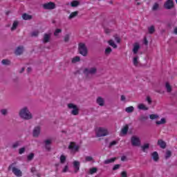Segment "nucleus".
Here are the masks:
<instances>
[{
	"label": "nucleus",
	"instance_id": "nucleus-1",
	"mask_svg": "<svg viewBox=\"0 0 177 177\" xmlns=\"http://www.w3.org/2000/svg\"><path fill=\"white\" fill-rule=\"evenodd\" d=\"M19 115L20 118H22L23 120H32V113L30 112V110H28V108H27L26 106L22 108L19 111Z\"/></svg>",
	"mask_w": 177,
	"mask_h": 177
},
{
	"label": "nucleus",
	"instance_id": "nucleus-2",
	"mask_svg": "<svg viewBox=\"0 0 177 177\" xmlns=\"http://www.w3.org/2000/svg\"><path fill=\"white\" fill-rule=\"evenodd\" d=\"M78 52L82 56L84 57L88 56V48L84 43H79L78 44Z\"/></svg>",
	"mask_w": 177,
	"mask_h": 177
},
{
	"label": "nucleus",
	"instance_id": "nucleus-3",
	"mask_svg": "<svg viewBox=\"0 0 177 177\" xmlns=\"http://www.w3.org/2000/svg\"><path fill=\"white\" fill-rule=\"evenodd\" d=\"M14 165H16V162L12 163L11 165H9L8 168V171H10V169H12V173L14 174V175H15V176L21 177L23 176V173L21 172V170L16 167H13Z\"/></svg>",
	"mask_w": 177,
	"mask_h": 177
},
{
	"label": "nucleus",
	"instance_id": "nucleus-4",
	"mask_svg": "<svg viewBox=\"0 0 177 177\" xmlns=\"http://www.w3.org/2000/svg\"><path fill=\"white\" fill-rule=\"evenodd\" d=\"M97 73V68L91 67V68H86L83 71V73L88 77V75H95Z\"/></svg>",
	"mask_w": 177,
	"mask_h": 177
},
{
	"label": "nucleus",
	"instance_id": "nucleus-5",
	"mask_svg": "<svg viewBox=\"0 0 177 177\" xmlns=\"http://www.w3.org/2000/svg\"><path fill=\"white\" fill-rule=\"evenodd\" d=\"M68 109H73L71 112L72 115H78V114H80V108L73 103L68 104Z\"/></svg>",
	"mask_w": 177,
	"mask_h": 177
},
{
	"label": "nucleus",
	"instance_id": "nucleus-6",
	"mask_svg": "<svg viewBox=\"0 0 177 177\" xmlns=\"http://www.w3.org/2000/svg\"><path fill=\"white\" fill-rule=\"evenodd\" d=\"M131 142L132 146H133L134 147H139L142 145L140 138L136 136H133L131 137Z\"/></svg>",
	"mask_w": 177,
	"mask_h": 177
},
{
	"label": "nucleus",
	"instance_id": "nucleus-7",
	"mask_svg": "<svg viewBox=\"0 0 177 177\" xmlns=\"http://www.w3.org/2000/svg\"><path fill=\"white\" fill-rule=\"evenodd\" d=\"M43 8L46 10H52L53 9H56V4L53 2H48L47 3L43 4Z\"/></svg>",
	"mask_w": 177,
	"mask_h": 177
},
{
	"label": "nucleus",
	"instance_id": "nucleus-8",
	"mask_svg": "<svg viewBox=\"0 0 177 177\" xmlns=\"http://www.w3.org/2000/svg\"><path fill=\"white\" fill-rule=\"evenodd\" d=\"M96 135L97 138H102L103 136H107V135H109V133L107 132V130L100 127L96 133Z\"/></svg>",
	"mask_w": 177,
	"mask_h": 177
},
{
	"label": "nucleus",
	"instance_id": "nucleus-9",
	"mask_svg": "<svg viewBox=\"0 0 177 177\" xmlns=\"http://www.w3.org/2000/svg\"><path fill=\"white\" fill-rule=\"evenodd\" d=\"M40 133H41V127L39 126L35 127L32 132L34 138H38Z\"/></svg>",
	"mask_w": 177,
	"mask_h": 177
},
{
	"label": "nucleus",
	"instance_id": "nucleus-10",
	"mask_svg": "<svg viewBox=\"0 0 177 177\" xmlns=\"http://www.w3.org/2000/svg\"><path fill=\"white\" fill-rule=\"evenodd\" d=\"M164 6L165 9H167V10L172 9V8H174V1L172 0H167L165 3Z\"/></svg>",
	"mask_w": 177,
	"mask_h": 177
},
{
	"label": "nucleus",
	"instance_id": "nucleus-11",
	"mask_svg": "<svg viewBox=\"0 0 177 177\" xmlns=\"http://www.w3.org/2000/svg\"><path fill=\"white\" fill-rule=\"evenodd\" d=\"M68 149H69V150H72V151H78V150H80V147H78V145H75V142H71Z\"/></svg>",
	"mask_w": 177,
	"mask_h": 177
},
{
	"label": "nucleus",
	"instance_id": "nucleus-12",
	"mask_svg": "<svg viewBox=\"0 0 177 177\" xmlns=\"http://www.w3.org/2000/svg\"><path fill=\"white\" fill-rule=\"evenodd\" d=\"M80 162H78L77 160H75L73 162V168L75 169V171H74L75 174H77V172H78V171H80Z\"/></svg>",
	"mask_w": 177,
	"mask_h": 177
},
{
	"label": "nucleus",
	"instance_id": "nucleus-13",
	"mask_svg": "<svg viewBox=\"0 0 177 177\" xmlns=\"http://www.w3.org/2000/svg\"><path fill=\"white\" fill-rule=\"evenodd\" d=\"M50 41V34L45 33L43 37L44 44H48Z\"/></svg>",
	"mask_w": 177,
	"mask_h": 177
},
{
	"label": "nucleus",
	"instance_id": "nucleus-14",
	"mask_svg": "<svg viewBox=\"0 0 177 177\" xmlns=\"http://www.w3.org/2000/svg\"><path fill=\"white\" fill-rule=\"evenodd\" d=\"M158 146H160V149H166L167 142L162 140H158Z\"/></svg>",
	"mask_w": 177,
	"mask_h": 177
},
{
	"label": "nucleus",
	"instance_id": "nucleus-15",
	"mask_svg": "<svg viewBox=\"0 0 177 177\" xmlns=\"http://www.w3.org/2000/svg\"><path fill=\"white\" fill-rule=\"evenodd\" d=\"M96 103L99 106H104V99H103V97H97L96 100Z\"/></svg>",
	"mask_w": 177,
	"mask_h": 177
},
{
	"label": "nucleus",
	"instance_id": "nucleus-16",
	"mask_svg": "<svg viewBox=\"0 0 177 177\" xmlns=\"http://www.w3.org/2000/svg\"><path fill=\"white\" fill-rule=\"evenodd\" d=\"M23 46H18L15 51V53L17 56H20V55L23 54Z\"/></svg>",
	"mask_w": 177,
	"mask_h": 177
},
{
	"label": "nucleus",
	"instance_id": "nucleus-17",
	"mask_svg": "<svg viewBox=\"0 0 177 177\" xmlns=\"http://www.w3.org/2000/svg\"><path fill=\"white\" fill-rule=\"evenodd\" d=\"M139 49H140V45H139L138 43H135L133 48V53H134V55H136V53H138Z\"/></svg>",
	"mask_w": 177,
	"mask_h": 177
},
{
	"label": "nucleus",
	"instance_id": "nucleus-18",
	"mask_svg": "<svg viewBox=\"0 0 177 177\" xmlns=\"http://www.w3.org/2000/svg\"><path fill=\"white\" fill-rule=\"evenodd\" d=\"M150 149V144L146 143L141 146V150L143 153H146V150H149Z\"/></svg>",
	"mask_w": 177,
	"mask_h": 177
},
{
	"label": "nucleus",
	"instance_id": "nucleus-19",
	"mask_svg": "<svg viewBox=\"0 0 177 177\" xmlns=\"http://www.w3.org/2000/svg\"><path fill=\"white\" fill-rule=\"evenodd\" d=\"M152 158L154 161L157 162L160 160V157L158 156V153L157 151H154L152 154Z\"/></svg>",
	"mask_w": 177,
	"mask_h": 177
},
{
	"label": "nucleus",
	"instance_id": "nucleus-20",
	"mask_svg": "<svg viewBox=\"0 0 177 177\" xmlns=\"http://www.w3.org/2000/svg\"><path fill=\"white\" fill-rule=\"evenodd\" d=\"M133 64L136 67L139 66V56H136L133 58Z\"/></svg>",
	"mask_w": 177,
	"mask_h": 177
},
{
	"label": "nucleus",
	"instance_id": "nucleus-21",
	"mask_svg": "<svg viewBox=\"0 0 177 177\" xmlns=\"http://www.w3.org/2000/svg\"><path fill=\"white\" fill-rule=\"evenodd\" d=\"M22 19H24V20H31V19H32V16L27 13H24L22 15Z\"/></svg>",
	"mask_w": 177,
	"mask_h": 177
},
{
	"label": "nucleus",
	"instance_id": "nucleus-22",
	"mask_svg": "<svg viewBox=\"0 0 177 177\" xmlns=\"http://www.w3.org/2000/svg\"><path fill=\"white\" fill-rule=\"evenodd\" d=\"M156 124L157 125H162L164 124H167V120H165V118H162L160 120H157L156 122Z\"/></svg>",
	"mask_w": 177,
	"mask_h": 177
},
{
	"label": "nucleus",
	"instance_id": "nucleus-23",
	"mask_svg": "<svg viewBox=\"0 0 177 177\" xmlns=\"http://www.w3.org/2000/svg\"><path fill=\"white\" fill-rule=\"evenodd\" d=\"M117 160V158H112L111 159H106L104 161V164L107 165V164H111V162H114Z\"/></svg>",
	"mask_w": 177,
	"mask_h": 177
},
{
	"label": "nucleus",
	"instance_id": "nucleus-24",
	"mask_svg": "<svg viewBox=\"0 0 177 177\" xmlns=\"http://www.w3.org/2000/svg\"><path fill=\"white\" fill-rule=\"evenodd\" d=\"M78 11H75L73 12H71V15L68 17L69 20H71V19H74V17H77L78 16Z\"/></svg>",
	"mask_w": 177,
	"mask_h": 177
},
{
	"label": "nucleus",
	"instance_id": "nucleus-25",
	"mask_svg": "<svg viewBox=\"0 0 177 177\" xmlns=\"http://www.w3.org/2000/svg\"><path fill=\"white\" fill-rule=\"evenodd\" d=\"M148 32L149 34H154L156 32V28L154 26H151L148 28Z\"/></svg>",
	"mask_w": 177,
	"mask_h": 177
},
{
	"label": "nucleus",
	"instance_id": "nucleus-26",
	"mask_svg": "<svg viewBox=\"0 0 177 177\" xmlns=\"http://www.w3.org/2000/svg\"><path fill=\"white\" fill-rule=\"evenodd\" d=\"M128 129H129V127H128V124H127L121 130L122 135H127V133H128Z\"/></svg>",
	"mask_w": 177,
	"mask_h": 177
},
{
	"label": "nucleus",
	"instance_id": "nucleus-27",
	"mask_svg": "<svg viewBox=\"0 0 177 177\" xmlns=\"http://www.w3.org/2000/svg\"><path fill=\"white\" fill-rule=\"evenodd\" d=\"M71 6H72V8H77V6H80V1L77 0L73 1L71 2Z\"/></svg>",
	"mask_w": 177,
	"mask_h": 177
},
{
	"label": "nucleus",
	"instance_id": "nucleus-28",
	"mask_svg": "<svg viewBox=\"0 0 177 177\" xmlns=\"http://www.w3.org/2000/svg\"><path fill=\"white\" fill-rule=\"evenodd\" d=\"M44 143L46 145V149L48 151L50 150V148L48 147V146H49V145H52V140H44Z\"/></svg>",
	"mask_w": 177,
	"mask_h": 177
},
{
	"label": "nucleus",
	"instance_id": "nucleus-29",
	"mask_svg": "<svg viewBox=\"0 0 177 177\" xmlns=\"http://www.w3.org/2000/svg\"><path fill=\"white\" fill-rule=\"evenodd\" d=\"M108 44L109 45H110V46H112V48H113L114 49H117V44L114 43V41L113 39L108 41Z\"/></svg>",
	"mask_w": 177,
	"mask_h": 177
},
{
	"label": "nucleus",
	"instance_id": "nucleus-30",
	"mask_svg": "<svg viewBox=\"0 0 177 177\" xmlns=\"http://www.w3.org/2000/svg\"><path fill=\"white\" fill-rule=\"evenodd\" d=\"M139 121H141L143 122L144 121H147V120H149V116H146L145 115H142L138 118Z\"/></svg>",
	"mask_w": 177,
	"mask_h": 177
},
{
	"label": "nucleus",
	"instance_id": "nucleus-31",
	"mask_svg": "<svg viewBox=\"0 0 177 177\" xmlns=\"http://www.w3.org/2000/svg\"><path fill=\"white\" fill-rule=\"evenodd\" d=\"M17 26H19V21H15L12 24V27L11 28V31H14V30H16V28H17Z\"/></svg>",
	"mask_w": 177,
	"mask_h": 177
},
{
	"label": "nucleus",
	"instance_id": "nucleus-32",
	"mask_svg": "<svg viewBox=\"0 0 177 177\" xmlns=\"http://www.w3.org/2000/svg\"><path fill=\"white\" fill-rule=\"evenodd\" d=\"M113 52V49L111 48V47H107L106 49H105V55L106 56H109V55H110V53H111Z\"/></svg>",
	"mask_w": 177,
	"mask_h": 177
},
{
	"label": "nucleus",
	"instance_id": "nucleus-33",
	"mask_svg": "<svg viewBox=\"0 0 177 177\" xmlns=\"http://www.w3.org/2000/svg\"><path fill=\"white\" fill-rule=\"evenodd\" d=\"M135 108L133 106H129L125 109L126 113H133Z\"/></svg>",
	"mask_w": 177,
	"mask_h": 177
},
{
	"label": "nucleus",
	"instance_id": "nucleus-34",
	"mask_svg": "<svg viewBox=\"0 0 177 177\" xmlns=\"http://www.w3.org/2000/svg\"><path fill=\"white\" fill-rule=\"evenodd\" d=\"M165 86L167 92L169 93H171V92H172V87H171V85L169 84V83L167 82Z\"/></svg>",
	"mask_w": 177,
	"mask_h": 177
},
{
	"label": "nucleus",
	"instance_id": "nucleus-35",
	"mask_svg": "<svg viewBox=\"0 0 177 177\" xmlns=\"http://www.w3.org/2000/svg\"><path fill=\"white\" fill-rule=\"evenodd\" d=\"M138 109L139 110H144V111H146V110H149V108H147L146 106H145V104H140L138 105Z\"/></svg>",
	"mask_w": 177,
	"mask_h": 177
},
{
	"label": "nucleus",
	"instance_id": "nucleus-36",
	"mask_svg": "<svg viewBox=\"0 0 177 177\" xmlns=\"http://www.w3.org/2000/svg\"><path fill=\"white\" fill-rule=\"evenodd\" d=\"M171 156H172V152L171 151L168 150L166 151L165 158L166 160H168V158H169V157H171Z\"/></svg>",
	"mask_w": 177,
	"mask_h": 177
},
{
	"label": "nucleus",
	"instance_id": "nucleus-37",
	"mask_svg": "<svg viewBox=\"0 0 177 177\" xmlns=\"http://www.w3.org/2000/svg\"><path fill=\"white\" fill-rule=\"evenodd\" d=\"M80 61H81V57L76 56L73 58L72 63H77V62H80Z\"/></svg>",
	"mask_w": 177,
	"mask_h": 177
},
{
	"label": "nucleus",
	"instance_id": "nucleus-38",
	"mask_svg": "<svg viewBox=\"0 0 177 177\" xmlns=\"http://www.w3.org/2000/svg\"><path fill=\"white\" fill-rule=\"evenodd\" d=\"M66 156L61 155V156H60V162H61V164H64V162H66Z\"/></svg>",
	"mask_w": 177,
	"mask_h": 177
},
{
	"label": "nucleus",
	"instance_id": "nucleus-39",
	"mask_svg": "<svg viewBox=\"0 0 177 177\" xmlns=\"http://www.w3.org/2000/svg\"><path fill=\"white\" fill-rule=\"evenodd\" d=\"M1 63L4 66H9L10 64V62L9 61V59H3L1 61Z\"/></svg>",
	"mask_w": 177,
	"mask_h": 177
},
{
	"label": "nucleus",
	"instance_id": "nucleus-40",
	"mask_svg": "<svg viewBox=\"0 0 177 177\" xmlns=\"http://www.w3.org/2000/svg\"><path fill=\"white\" fill-rule=\"evenodd\" d=\"M19 146H20V141H17L12 144V149H17V147H19Z\"/></svg>",
	"mask_w": 177,
	"mask_h": 177
},
{
	"label": "nucleus",
	"instance_id": "nucleus-41",
	"mask_svg": "<svg viewBox=\"0 0 177 177\" xmlns=\"http://www.w3.org/2000/svg\"><path fill=\"white\" fill-rule=\"evenodd\" d=\"M96 172H97V168L93 167V168L90 169L91 175H93V174H96Z\"/></svg>",
	"mask_w": 177,
	"mask_h": 177
},
{
	"label": "nucleus",
	"instance_id": "nucleus-42",
	"mask_svg": "<svg viewBox=\"0 0 177 177\" xmlns=\"http://www.w3.org/2000/svg\"><path fill=\"white\" fill-rule=\"evenodd\" d=\"M118 143V142H117L116 140H113V141L109 143V148L111 149V147H113V146H115V145H117Z\"/></svg>",
	"mask_w": 177,
	"mask_h": 177
},
{
	"label": "nucleus",
	"instance_id": "nucleus-43",
	"mask_svg": "<svg viewBox=\"0 0 177 177\" xmlns=\"http://www.w3.org/2000/svg\"><path fill=\"white\" fill-rule=\"evenodd\" d=\"M34 159V153H30L27 158L28 161H31Z\"/></svg>",
	"mask_w": 177,
	"mask_h": 177
},
{
	"label": "nucleus",
	"instance_id": "nucleus-44",
	"mask_svg": "<svg viewBox=\"0 0 177 177\" xmlns=\"http://www.w3.org/2000/svg\"><path fill=\"white\" fill-rule=\"evenodd\" d=\"M85 161L86 162H91V161H93V158L92 156H86Z\"/></svg>",
	"mask_w": 177,
	"mask_h": 177
},
{
	"label": "nucleus",
	"instance_id": "nucleus-45",
	"mask_svg": "<svg viewBox=\"0 0 177 177\" xmlns=\"http://www.w3.org/2000/svg\"><path fill=\"white\" fill-rule=\"evenodd\" d=\"M149 118L151 120H157V118H158V115L151 114L149 115Z\"/></svg>",
	"mask_w": 177,
	"mask_h": 177
},
{
	"label": "nucleus",
	"instance_id": "nucleus-46",
	"mask_svg": "<svg viewBox=\"0 0 177 177\" xmlns=\"http://www.w3.org/2000/svg\"><path fill=\"white\" fill-rule=\"evenodd\" d=\"M1 113L2 115H8V109H1Z\"/></svg>",
	"mask_w": 177,
	"mask_h": 177
},
{
	"label": "nucleus",
	"instance_id": "nucleus-47",
	"mask_svg": "<svg viewBox=\"0 0 177 177\" xmlns=\"http://www.w3.org/2000/svg\"><path fill=\"white\" fill-rule=\"evenodd\" d=\"M60 32H62V29L57 28V29L55 30V31L54 32V35L55 37H57L59 35V34H60Z\"/></svg>",
	"mask_w": 177,
	"mask_h": 177
},
{
	"label": "nucleus",
	"instance_id": "nucleus-48",
	"mask_svg": "<svg viewBox=\"0 0 177 177\" xmlns=\"http://www.w3.org/2000/svg\"><path fill=\"white\" fill-rule=\"evenodd\" d=\"M114 38H115V41H116V42H118V44H120V42H121V38H120V37H118V35H114Z\"/></svg>",
	"mask_w": 177,
	"mask_h": 177
},
{
	"label": "nucleus",
	"instance_id": "nucleus-49",
	"mask_svg": "<svg viewBox=\"0 0 177 177\" xmlns=\"http://www.w3.org/2000/svg\"><path fill=\"white\" fill-rule=\"evenodd\" d=\"M159 8V5L158 3H155L153 8H152V10H157Z\"/></svg>",
	"mask_w": 177,
	"mask_h": 177
},
{
	"label": "nucleus",
	"instance_id": "nucleus-50",
	"mask_svg": "<svg viewBox=\"0 0 177 177\" xmlns=\"http://www.w3.org/2000/svg\"><path fill=\"white\" fill-rule=\"evenodd\" d=\"M121 165H115L113 167V171H117V169H120Z\"/></svg>",
	"mask_w": 177,
	"mask_h": 177
},
{
	"label": "nucleus",
	"instance_id": "nucleus-51",
	"mask_svg": "<svg viewBox=\"0 0 177 177\" xmlns=\"http://www.w3.org/2000/svg\"><path fill=\"white\" fill-rule=\"evenodd\" d=\"M70 41V35H66L64 37V42H68Z\"/></svg>",
	"mask_w": 177,
	"mask_h": 177
},
{
	"label": "nucleus",
	"instance_id": "nucleus-52",
	"mask_svg": "<svg viewBox=\"0 0 177 177\" xmlns=\"http://www.w3.org/2000/svg\"><path fill=\"white\" fill-rule=\"evenodd\" d=\"M39 32L38 31H34L31 33V37H38Z\"/></svg>",
	"mask_w": 177,
	"mask_h": 177
},
{
	"label": "nucleus",
	"instance_id": "nucleus-53",
	"mask_svg": "<svg viewBox=\"0 0 177 177\" xmlns=\"http://www.w3.org/2000/svg\"><path fill=\"white\" fill-rule=\"evenodd\" d=\"M24 151H26V148L25 147H22V148H20L19 149V154H23V153H24Z\"/></svg>",
	"mask_w": 177,
	"mask_h": 177
},
{
	"label": "nucleus",
	"instance_id": "nucleus-54",
	"mask_svg": "<svg viewBox=\"0 0 177 177\" xmlns=\"http://www.w3.org/2000/svg\"><path fill=\"white\" fill-rule=\"evenodd\" d=\"M147 102H148V104H151L152 103L151 98L149 96L147 97Z\"/></svg>",
	"mask_w": 177,
	"mask_h": 177
},
{
	"label": "nucleus",
	"instance_id": "nucleus-55",
	"mask_svg": "<svg viewBox=\"0 0 177 177\" xmlns=\"http://www.w3.org/2000/svg\"><path fill=\"white\" fill-rule=\"evenodd\" d=\"M144 45H149V41H147V37H144Z\"/></svg>",
	"mask_w": 177,
	"mask_h": 177
},
{
	"label": "nucleus",
	"instance_id": "nucleus-56",
	"mask_svg": "<svg viewBox=\"0 0 177 177\" xmlns=\"http://www.w3.org/2000/svg\"><path fill=\"white\" fill-rule=\"evenodd\" d=\"M121 176H122V177H128V176H127V171H122V172L121 173Z\"/></svg>",
	"mask_w": 177,
	"mask_h": 177
},
{
	"label": "nucleus",
	"instance_id": "nucleus-57",
	"mask_svg": "<svg viewBox=\"0 0 177 177\" xmlns=\"http://www.w3.org/2000/svg\"><path fill=\"white\" fill-rule=\"evenodd\" d=\"M68 170V166L66 165L64 169L62 170V172H67Z\"/></svg>",
	"mask_w": 177,
	"mask_h": 177
},
{
	"label": "nucleus",
	"instance_id": "nucleus-58",
	"mask_svg": "<svg viewBox=\"0 0 177 177\" xmlns=\"http://www.w3.org/2000/svg\"><path fill=\"white\" fill-rule=\"evenodd\" d=\"M126 99L127 98L125 97V95H121L120 100L122 102H125Z\"/></svg>",
	"mask_w": 177,
	"mask_h": 177
},
{
	"label": "nucleus",
	"instance_id": "nucleus-59",
	"mask_svg": "<svg viewBox=\"0 0 177 177\" xmlns=\"http://www.w3.org/2000/svg\"><path fill=\"white\" fill-rule=\"evenodd\" d=\"M30 171L32 172V174H34L35 172H37V169H35V167H32L30 169Z\"/></svg>",
	"mask_w": 177,
	"mask_h": 177
},
{
	"label": "nucleus",
	"instance_id": "nucleus-60",
	"mask_svg": "<svg viewBox=\"0 0 177 177\" xmlns=\"http://www.w3.org/2000/svg\"><path fill=\"white\" fill-rule=\"evenodd\" d=\"M125 160H127V156H123L121 157V161H125Z\"/></svg>",
	"mask_w": 177,
	"mask_h": 177
},
{
	"label": "nucleus",
	"instance_id": "nucleus-61",
	"mask_svg": "<svg viewBox=\"0 0 177 177\" xmlns=\"http://www.w3.org/2000/svg\"><path fill=\"white\" fill-rule=\"evenodd\" d=\"M167 27H169V28H171V27H172V24L168 23V24H167Z\"/></svg>",
	"mask_w": 177,
	"mask_h": 177
},
{
	"label": "nucleus",
	"instance_id": "nucleus-62",
	"mask_svg": "<svg viewBox=\"0 0 177 177\" xmlns=\"http://www.w3.org/2000/svg\"><path fill=\"white\" fill-rule=\"evenodd\" d=\"M24 70H25V68H24V67L22 68L21 69V71H19L20 74H21L22 73H24Z\"/></svg>",
	"mask_w": 177,
	"mask_h": 177
},
{
	"label": "nucleus",
	"instance_id": "nucleus-63",
	"mask_svg": "<svg viewBox=\"0 0 177 177\" xmlns=\"http://www.w3.org/2000/svg\"><path fill=\"white\" fill-rule=\"evenodd\" d=\"M31 71H32L31 68L28 67L27 69L28 73H31Z\"/></svg>",
	"mask_w": 177,
	"mask_h": 177
},
{
	"label": "nucleus",
	"instance_id": "nucleus-64",
	"mask_svg": "<svg viewBox=\"0 0 177 177\" xmlns=\"http://www.w3.org/2000/svg\"><path fill=\"white\" fill-rule=\"evenodd\" d=\"M174 32L177 35V27L174 28Z\"/></svg>",
	"mask_w": 177,
	"mask_h": 177
}]
</instances>
